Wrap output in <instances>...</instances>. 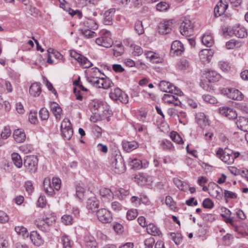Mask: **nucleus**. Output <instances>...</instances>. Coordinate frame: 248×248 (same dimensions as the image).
Returning a JSON list of instances; mask_svg holds the SVG:
<instances>
[{"mask_svg": "<svg viewBox=\"0 0 248 248\" xmlns=\"http://www.w3.org/2000/svg\"><path fill=\"white\" fill-rule=\"evenodd\" d=\"M172 27L171 20L163 21L158 25V32L162 34H166L170 32Z\"/></svg>", "mask_w": 248, "mask_h": 248, "instance_id": "nucleus-12", "label": "nucleus"}, {"mask_svg": "<svg viewBox=\"0 0 248 248\" xmlns=\"http://www.w3.org/2000/svg\"><path fill=\"white\" fill-rule=\"evenodd\" d=\"M81 32L83 36L87 38H93L96 35V33L94 31H92L91 29L86 28L81 29Z\"/></svg>", "mask_w": 248, "mask_h": 248, "instance_id": "nucleus-35", "label": "nucleus"}, {"mask_svg": "<svg viewBox=\"0 0 248 248\" xmlns=\"http://www.w3.org/2000/svg\"><path fill=\"white\" fill-rule=\"evenodd\" d=\"M203 45L207 47H211L214 44L213 37L210 34H204L202 39Z\"/></svg>", "mask_w": 248, "mask_h": 248, "instance_id": "nucleus-32", "label": "nucleus"}, {"mask_svg": "<svg viewBox=\"0 0 248 248\" xmlns=\"http://www.w3.org/2000/svg\"><path fill=\"white\" fill-rule=\"evenodd\" d=\"M147 232L154 236H160L161 234V232L160 230L154 224L150 223L147 226Z\"/></svg>", "mask_w": 248, "mask_h": 248, "instance_id": "nucleus-29", "label": "nucleus"}, {"mask_svg": "<svg viewBox=\"0 0 248 248\" xmlns=\"http://www.w3.org/2000/svg\"><path fill=\"white\" fill-rule=\"evenodd\" d=\"M113 85L112 82L108 78H102V88L108 89Z\"/></svg>", "mask_w": 248, "mask_h": 248, "instance_id": "nucleus-46", "label": "nucleus"}, {"mask_svg": "<svg viewBox=\"0 0 248 248\" xmlns=\"http://www.w3.org/2000/svg\"><path fill=\"white\" fill-rule=\"evenodd\" d=\"M217 156L227 164H232L234 162L232 150L228 148H219L216 153Z\"/></svg>", "mask_w": 248, "mask_h": 248, "instance_id": "nucleus-3", "label": "nucleus"}, {"mask_svg": "<svg viewBox=\"0 0 248 248\" xmlns=\"http://www.w3.org/2000/svg\"><path fill=\"white\" fill-rule=\"evenodd\" d=\"M90 105L92 111H95L96 110H98L102 107L101 104L98 101H92L90 103Z\"/></svg>", "mask_w": 248, "mask_h": 248, "instance_id": "nucleus-60", "label": "nucleus"}, {"mask_svg": "<svg viewBox=\"0 0 248 248\" xmlns=\"http://www.w3.org/2000/svg\"><path fill=\"white\" fill-rule=\"evenodd\" d=\"M227 8L228 4L223 3L222 0H221L214 8L215 16L216 17H218L223 15Z\"/></svg>", "mask_w": 248, "mask_h": 248, "instance_id": "nucleus-20", "label": "nucleus"}, {"mask_svg": "<svg viewBox=\"0 0 248 248\" xmlns=\"http://www.w3.org/2000/svg\"><path fill=\"white\" fill-rule=\"evenodd\" d=\"M55 219L54 218H49L46 217L43 219L39 218L35 221V224L42 231L48 232L50 231V226L52 225Z\"/></svg>", "mask_w": 248, "mask_h": 248, "instance_id": "nucleus-4", "label": "nucleus"}, {"mask_svg": "<svg viewBox=\"0 0 248 248\" xmlns=\"http://www.w3.org/2000/svg\"><path fill=\"white\" fill-rule=\"evenodd\" d=\"M193 28L191 21L187 18H185L180 27V32L184 36H189L193 33Z\"/></svg>", "mask_w": 248, "mask_h": 248, "instance_id": "nucleus-7", "label": "nucleus"}, {"mask_svg": "<svg viewBox=\"0 0 248 248\" xmlns=\"http://www.w3.org/2000/svg\"><path fill=\"white\" fill-rule=\"evenodd\" d=\"M32 243L36 246H40L43 244L44 240L37 231H32L30 235Z\"/></svg>", "mask_w": 248, "mask_h": 248, "instance_id": "nucleus-16", "label": "nucleus"}, {"mask_svg": "<svg viewBox=\"0 0 248 248\" xmlns=\"http://www.w3.org/2000/svg\"><path fill=\"white\" fill-rule=\"evenodd\" d=\"M52 183L53 187L56 191H58L61 188V180L58 178H53Z\"/></svg>", "mask_w": 248, "mask_h": 248, "instance_id": "nucleus-59", "label": "nucleus"}, {"mask_svg": "<svg viewBox=\"0 0 248 248\" xmlns=\"http://www.w3.org/2000/svg\"><path fill=\"white\" fill-rule=\"evenodd\" d=\"M40 117L42 120H46L49 117V112L47 109L43 108L39 111Z\"/></svg>", "mask_w": 248, "mask_h": 248, "instance_id": "nucleus-49", "label": "nucleus"}, {"mask_svg": "<svg viewBox=\"0 0 248 248\" xmlns=\"http://www.w3.org/2000/svg\"><path fill=\"white\" fill-rule=\"evenodd\" d=\"M109 97L112 100L117 103L127 104L128 102L127 94L119 88H116L111 90L109 93Z\"/></svg>", "mask_w": 248, "mask_h": 248, "instance_id": "nucleus-2", "label": "nucleus"}, {"mask_svg": "<svg viewBox=\"0 0 248 248\" xmlns=\"http://www.w3.org/2000/svg\"><path fill=\"white\" fill-rule=\"evenodd\" d=\"M155 242V239L152 237L146 239L144 241L145 248H153Z\"/></svg>", "mask_w": 248, "mask_h": 248, "instance_id": "nucleus-56", "label": "nucleus"}, {"mask_svg": "<svg viewBox=\"0 0 248 248\" xmlns=\"http://www.w3.org/2000/svg\"><path fill=\"white\" fill-rule=\"evenodd\" d=\"M139 144L136 141H124L123 142V147L127 152H130L137 148Z\"/></svg>", "mask_w": 248, "mask_h": 248, "instance_id": "nucleus-26", "label": "nucleus"}, {"mask_svg": "<svg viewBox=\"0 0 248 248\" xmlns=\"http://www.w3.org/2000/svg\"><path fill=\"white\" fill-rule=\"evenodd\" d=\"M161 148L164 150H167L171 151L173 150L174 148L171 141L167 140H164L162 141L161 143Z\"/></svg>", "mask_w": 248, "mask_h": 248, "instance_id": "nucleus-38", "label": "nucleus"}, {"mask_svg": "<svg viewBox=\"0 0 248 248\" xmlns=\"http://www.w3.org/2000/svg\"><path fill=\"white\" fill-rule=\"evenodd\" d=\"M138 212L136 209L129 210L127 212V218L129 220L135 219L138 216Z\"/></svg>", "mask_w": 248, "mask_h": 248, "instance_id": "nucleus-48", "label": "nucleus"}, {"mask_svg": "<svg viewBox=\"0 0 248 248\" xmlns=\"http://www.w3.org/2000/svg\"><path fill=\"white\" fill-rule=\"evenodd\" d=\"M102 200L104 201H109L113 198V193L108 188H102L99 191Z\"/></svg>", "mask_w": 248, "mask_h": 248, "instance_id": "nucleus-18", "label": "nucleus"}, {"mask_svg": "<svg viewBox=\"0 0 248 248\" xmlns=\"http://www.w3.org/2000/svg\"><path fill=\"white\" fill-rule=\"evenodd\" d=\"M143 52V49L140 46L138 45L134 46L133 52V54L134 55L139 56L142 55Z\"/></svg>", "mask_w": 248, "mask_h": 248, "instance_id": "nucleus-61", "label": "nucleus"}, {"mask_svg": "<svg viewBox=\"0 0 248 248\" xmlns=\"http://www.w3.org/2000/svg\"><path fill=\"white\" fill-rule=\"evenodd\" d=\"M41 85L39 82L32 83L29 89L30 94L33 97L38 96L42 92Z\"/></svg>", "mask_w": 248, "mask_h": 248, "instance_id": "nucleus-21", "label": "nucleus"}, {"mask_svg": "<svg viewBox=\"0 0 248 248\" xmlns=\"http://www.w3.org/2000/svg\"><path fill=\"white\" fill-rule=\"evenodd\" d=\"M170 238L172 239L176 245H179L182 241V237L180 233L171 232L169 234Z\"/></svg>", "mask_w": 248, "mask_h": 248, "instance_id": "nucleus-36", "label": "nucleus"}, {"mask_svg": "<svg viewBox=\"0 0 248 248\" xmlns=\"http://www.w3.org/2000/svg\"><path fill=\"white\" fill-rule=\"evenodd\" d=\"M130 165L133 169L139 170L142 168V161L140 160L134 158L131 160Z\"/></svg>", "mask_w": 248, "mask_h": 248, "instance_id": "nucleus-45", "label": "nucleus"}, {"mask_svg": "<svg viewBox=\"0 0 248 248\" xmlns=\"http://www.w3.org/2000/svg\"><path fill=\"white\" fill-rule=\"evenodd\" d=\"M112 167L114 168V171L117 173H123L125 170V166L124 160L121 155H116L113 158L111 163Z\"/></svg>", "mask_w": 248, "mask_h": 248, "instance_id": "nucleus-6", "label": "nucleus"}, {"mask_svg": "<svg viewBox=\"0 0 248 248\" xmlns=\"http://www.w3.org/2000/svg\"><path fill=\"white\" fill-rule=\"evenodd\" d=\"M222 92L228 97L233 100H241L243 98V94L237 89L225 88L222 90Z\"/></svg>", "mask_w": 248, "mask_h": 248, "instance_id": "nucleus-9", "label": "nucleus"}, {"mask_svg": "<svg viewBox=\"0 0 248 248\" xmlns=\"http://www.w3.org/2000/svg\"><path fill=\"white\" fill-rule=\"evenodd\" d=\"M87 80L93 86L98 88H102V78L89 77Z\"/></svg>", "mask_w": 248, "mask_h": 248, "instance_id": "nucleus-31", "label": "nucleus"}, {"mask_svg": "<svg viewBox=\"0 0 248 248\" xmlns=\"http://www.w3.org/2000/svg\"><path fill=\"white\" fill-rule=\"evenodd\" d=\"M38 159L35 155H27L24 161V166L26 170L31 173H34L38 168Z\"/></svg>", "mask_w": 248, "mask_h": 248, "instance_id": "nucleus-1", "label": "nucleus"}, {"mask_svg": "<svg viewBox=\"0 0 248 248\" xmlns=\"http://www.w3.org/2000/svg\"><path fill=\"white\" fill-rule=\"evenodd\" d=\"M218 66L223 71L226 72L230 70V66L228 62L224 61H220L218 62Z\"/></svg>", "mask_w": 248, "mask_h": 248, "instance_id": "nucleus-57", "label": "nucleus"}, {"mask_svg": "<svg viewBox=\"0 0 248 248\" xmlns=\"http://www.w3.org/2000/svg\"><path fill=\"white\" fill-rule=\"evenodd\" d=\"M50 108L56 119L60 120L62 109L59 105L56 102H53L50 105Z\"/></svg>", "mask_w": 248, "mask_h": 248, "instance_id": "nucleus-28", "label": "nucleus"}, {"mask_svg": "<svg viewBox=\"0 0 248 248\" xmlns=\"http://www.w3.org/2000/svg\"><path fill=\"white\" fill-rule=\"evenodd\" d=\"M202 98L205 102L210 104H214L217 102L216 98L209 94L203 95Z\"/></svg>", "mask_w": 248, "mask_h": 248, "instance_id": "nucleus-50", "label": "nucleus"}, {"mask_svg": "<svg viewBox=\"0 0 248 248\" xmlns=\"http://www.w3.org/2000/svg\"><path fill=\"white\" fill-rule=\"evenodd\" d=\"M236 124L237 127L241 130L248 132V118L245 117H239Z\"/></svg>", "mask_w": 248, "mask_h": 248, "instance_id": "nucleus-15", "label": "nucleus"}, {"mask_svg": "<svg viewBox=\"0 0 248 248\" xmlns=\"http://www.w3.org/2000/svg\"><path fill=\"white\" fill-rule=\"evenodd\" d=\"M8 216L3 211L0 210V223H4L9 220Z\"/></svg>", "mask_w": 248, "mask_h": 248, "instance_id": "nucleus-64", "label": "nucleus"}, {"mask_svg": "<svg viewBox=\"0 0 248 248\" xmlns=\"http://www.w3.org/2000/svg\"><path fill=\"white\" fill-rule=\"evenodd\" d=\"M99 207V201L94 197L89 198L87 202V208L91 212L95 211Z\"/></svg>", "mask_w": 248, "mask_h": 248, "instance_id": "nucleus-19", "label": "nucleus"}, {"mask_svg": "<svg viewBox=\"0 0 248 248\" xmlns=\"http://www.w3.org/2000/svg\"><path fill=\"white\" fill-rule=\"evenodd\" d=\"M215 188L211 189L209 194L213 197L217 199H220L222 197V193L220 192L221 188L218 185L215 184Z\"/></svg>", "mask_w": 248, "mask_h": 248, "instance_id": "nucleus-33", "label": "nucleus"}, {"mask_svg": "<svg viewBox=\"0 0 248 248\" xmlns=\"http://www.w3.org/2000/svg\"><path fill=\"white\" fill-rule=\"evenodd\" d=\"M184 51V47L182 43L178 40L174 41L171 46L170 53L174 55L180 56Z\"/></svg>", "mask_w": 248, "mask_h": 248, "instance_id": "nucleus-13", "label": "nucleus"}, {"mask_svg": "<svg viewBox=\"0 0 248 248\" xmlns=\"http://www.w3.org/2000/svg\"><path fill=\"white\" fill-rule=\"evenodd\" d=\"M96 43L100 46L105 47H110L113 44V41L110 37L109 32L106 31L102 36L97 38L95 40Z\"/></svg>", "mask_w": 248, "mask_h": 248, "instance_id": "nucleus-8", "label": "nucleus"}, {"mask_svg": "<svg viewBox=\"0 0 248 248\" xmlns=\"http://www.w3.org/2000/svg\"><path fill=\"white\" fill-rule=\"evenodd\" d=\"M214 53V51L211 48L203 49L200 52L199 56L202 61H209Z\"/></svg>", "mask_w": 248, "mask_h": 248, "instance_id": "nucleus-17", "label": "nucleus"}, {"mask_svg": "<svg viewBox=\"0 0 248 248\" xmlns=\"http://www.w3.org/2000/svg\"><path fill=\"white\" fill-rule=\"evenodd\" d=\"M11 134V131L9 126H5L1 133V137L3 139H7Z\"/></svg>", "mask_w": 248, "mask_h": 248, "instance_id": "nucleus-52", "label": "nucleus"}, {"mask_svg": "<svg viewBox=\"0 0 248 248\" xmlns=\"http://www.w3.org/2000/svg\"><path fill=\"white\" fill-rule=\"evenodd\" d=\"M227 34L232 36L234 34L238 38H243L248 35L247 30L244 27H237L233 29H227Z\"/></svg>", "mask_w": 248, "mask_h": 248, "instance_id": "nucleus-11", "label": "nucleus"}, {"mask_svg": "<svg viewBox=\"0 0 248 248\" xmlns=\"http://www.w3.org/2000/svg\"><path fill=\"white\" fill-rule=\"evenodd\" d=\"M98 219L102 223H106L111 221L112 217L109 211L105 208L100 209L97 211Z\"/></svg>", "mask_w": 248, "mask_h": 248, "instance_id": "nucleus-10", "label": "nucleus"}, {"mask_svg": "<svg viewBox=\"0 0 248 248\" xmlns=\"http://www.w3.org/2000/svg\"><path fill=\"white\" fill-rule=\"evenodd\" d=\"M115 12V9L111 8L105 12L104 22L106 25H110L112 23V19L114 15Z\"/></svg>", "mask_w": 248, "mask_h": 248, "instance_id": "nucleus-24", "label": "nucleus"}, {"mask_svg": "<svg viewBox=\"0 0 248 248\" xmlns=\"http://www.w3.org/2000/svg\"><path fill=\"white\" fill-rule=\"evenodd\" d=\"M11 157L14 164L17 168H20L22 166V160L18 154L13 153L11 155Z\"/></svg>", "mask_w": 248, "mask_h": 248, "instance_id": "nucleus-30", "label": "nucleus"}, {"mask_svg": "<svg viewBox=\"0 0 248 248\" xmlns=\"http://www.w3.org/2000/svg\"><path fill=\"white\" fill-rule=\"evenodd\" d=\"M62 241L63 248H71L73 242L68 236L66 235H63L62 237Z\"/></svg>", "mask_w": 248, "mask_h": 248, "instance_id": "nucleus-39", "label": "nucleus"}, {"mask_svg": "<svg viewBox=\"0 0 248 248\" xmlns=\"http://www.w3.org/2000/svg\"><path fill=\"white\" fill-rule=\"evenodd\" d=\"M221 115L229 119H234L237 118V113L233 108L228 107H220L219 109Z\"/></svg>", "mask_w": 248, "mask_h": 248, "instance_id": "nucleus-14", "label": "nucleus"}, {"mask_svg": "<svg viewBox=\"0 0 248 248\" xmlns=\"http://www.w3.org/2000/svg\"><path fill=\"white\" fill-rule=\"evenodd\" d=\"M226 46L228 49H233L239 47L240 44L238 41L232 39L226 43Z\"/></svg>", "mask_w": 248, "mask_h": 248, "instance_id": "nucleus-42", "label": "nucleus"}, {"mask_svg": "<svg viewBox=\"0 0 248 248\" xmlns=\"http://www.w3.org/2000/svg\"><path fill=\"white\" fill-rule=\"evenodd\" d=\"M15 230L18 234L21 235L23 237H28L29 233L26 228L21 226H16Z\"/></svg>", "mask_w": 248, "mask_h": 248, "instance_id": "nucleus-37", "label": "nucleus"}, {"mask_svg": "<svg viewBox=\"0 0 248 248\" xmlns=\"http://www.w3.org/2000/svg\"><path fill=\"white\" fill-rule=\"evenodd\" d=\"M76 195L78 198L81 200L84 195L85 189L83 186H80L79 184L77 185L76 187Z\"/></svg>", "mask_w": 248, "mask_h": 248, "instance_id": "nucleus-44", "label": "nucleus"}, {"mask_svg": "<svg viewBox=\"0 0 248 248\" xmlns=\"http://www.w3.org/2000/svg\"><path fill=\"white\" fill-rule=\"evenodd\" d=\"M205 77L211 82L218 81L221 76L215 71L209 70L206 72Z\"/></svg>", "mask_w": 248, "mask_h": 248, "instance_id": "nucleus-23", "label": "nucleus"}, {"mask_svg": "<svg viewBox=\"0 0 248 248\" xmlns=\"http://www.w3.org/2000/svg\"><path fill=\"white\" fill-rule=\"evenodd\" d=\"M13 136L15 140L18 143L23 142L26 139L25 134L22 129L15 130L14 132Z\"/></svg>", "mask_w": 248, "mask_h": 248, "instance_id": "nucleus-27", "label": "nucleus"}, {"mask_svg": "<svg viewBox=\"0 0 248 248\" xmlns=\"http://www.w3.org/2000/svg\"><path fill=\"white\" fill-rule=\"evenodd\" d=\"M111 208L114 211L118 212L122 210L123 206L118 202H113L111 203Z\"/></svg>", "mask_w": 248, "mask_h": 248, "instance_id": "nucleus-63", "label": "nucleus"}, {"mask_svg": "<svg viewBox=\"0 0 248 248\" xmlns=\"http://www.w3.org/2000/svg\"><path fill=\"white\" fill-rule=\"evenodd\" d=\"M160 90L166 93H172L174 86L169 82L161 81L159 84Z\"/></svg>", "mask_w": 248, "mask_h": 248, "instance_id": "nucleus-25", "label": "nucleus"}, {"mask_svg": "<svg viewBox=\"0 0 248 248\" xmlns=\"http://www.w3.org/2000/svg\"><path fill=\"white\" fill-rule=\"evenodd\" d=\"M135 30L136 32L140 35L144 33V31L142 25V23L141 21H137L135 24Z\"/></svg>", "mask_w": 248, "mask_h": 248, "instance_id": "nucleus-43", "label": "nucleus"}, {"mask_svg": "<svg viewBox=\"0 0 248 248\" xmlns=\"http://www.w3.org/2000/svg\"><path fill=\"white\" fill-rule=\"evenodd\" d=\"M61 132L65 140H69L73 136V131L69 120L64 119L61 125Z\"/></svg>", "mask_w": 248, "mask_h": 248, "instance_id": "nucleus-5", "label": "nucleus"}, {"mask_svg": "<svg viewBox=\"0 0 248 248\" xmlns=\"http://www.w3.org/2000/svg\"><path fill=\"white\" fill-rule=\"evenodd\" d=\"M202 206L205 208L212 209L214 207V203L211 199L206 198L203 201Z\"/></svg>", "mask_w": 248, "mask_h": 248, "instance_id": "nucleus-55", "label": "nucleus"}, {"mask_svg": "<svg viewBox=\"0 0 248 248\" xmlns=\"http://www.w3.org/2000/svg\"><path fill=\"white\" fill-rule=\"evenodd\" d=\"M169 8V5L166 2H160L156 5V10L159 11H164Z\"/></svg>", "mask_w": 248, "mask_h": 248, "instance_id": "nucleus-53", "label": "nucleus"}, {"mask_svg": "<svg viewBox=\"0 0 248 248\" xmlns=\"http://www.w3.org/2000/svg\"><path fill=\"white\" fill-rule=\"evenodd\" d=\"M78 62L84 68H88L93 66V63L83 56H82Z\"/></svg>", "mask_w": 248, "mask_h": 248, "instance_id": "nucleus-41", "label": "nucleus"}, {"mask_svg": "<svg viewBox=\"0 0 248 248\" xmlns=\"http://www.w3.org/2000/svg\"><path fill=\"white\" fill-rule=\"evenodd\" d=\"M135 67L140 71L145 70L147 68L146 64L141 61L136 62Z\"/></svg>", "mask_w": 248, "mask_h": 248, "instance_id": "nucleus-62", "label": "nucleus"}, {"mask_svg": "<svg viewBox=\"0 0 248 248\" xmlns=\"http://www.w3.org/2000/svg\"><path fill=\"white\" fill-rule=\"evenodd\" d=\"M163 99L165 102L170 104H173L175 106H180L181 104V101L179 100L178 97L171 94H165L163 96Z\"/></svg>", "mask_w": 248, "mask_h": 248, "instance_id": "nucleus-22", "label": "nucleus"}, {"mask_svg": "<svg viewBox=\"0 0 248 248\" xmlns=\"http://www.w3.org/2000/svg\"><path fill=\"white\" fill-rule=\"evenodd\" d=\"M62 222L66 225H71L73 222V218L70 215H64L62 217Z\"/></svg>", "mask_w": 248, "mask_h": 248, "instance_id": "nucleus-47", "label": "nucleus"}, {"mask_svg": "<svg viewBox=\"0 0 248 248\" xmlns=\"http://www.w3.org/2000/svg\"><path fill=\"white\" fill-rule=\"evenodd\" d=\"M37 113L35 111H31L29 115V120L31 123L35 124L37 121Z\"/></svg>", "mask_w": 248, "mask_h": 248, "instance_id": "nucleus-51", "label": "nucleus"}, {"mask_svg": "<svg viewBox=\"0 0 248 248\" xmlns=\"http://www.w3.org/2000/svg\"><path fill=\"white\" fill-rule=\"evenodd\" d=\"M46 197L44 195H41L37 201V206L39 207L43 208L46 206Z\"/></svg>", "mask_w": 248, "mask_h": 248, "instance_id": "nucleus-54", "label": "nucleus"}, {"mask_svg": "<svg viewBox=\"0 0 248 248\" xmlns=\"http://www.w3.org/2000/svg\"><path fill=\"white\" fill-rule=\"evenodd\" d=\"M170 137L171 139L177 143L181 144L183 143V140L181 136L175 131L170 132Z\"/></svg>", "mask_w": 248, "mask_h": 248, "instance_id": "nucleus-40", "label": "nucleus"}, {"mask_svg": "<svg viewBox=\"0 0 248 248\" xmlns=\"http://www.w3.org/2000/svg\"><path fill=\"white\" fill-rule=\"evenodd\" d=\"M165 202L166 204L168 206H169L171 209H173L175 208V202H174L172 198L170 196H167L166 197Z\"/></svg>", "mask_w": 248, "mask_h": 248, "instance_id": "nucleus-58", "label": "nucleus"}, {"mask_svg": "<svg viewBox=\"0 0 248 248\" xmlns=\"http://www.w3.org/2000/svg\"><path fill=\"white\" fill-rule=\"evenodd\" d=\"M85 27L91 30H96L98 28V25L95 21L92 19H88L84 22Z\"/></svg>", "mask_w": 248, "mask_h": 248, "instance_id": "nucleus-34", "label": "nucleus"}]
</instances>
